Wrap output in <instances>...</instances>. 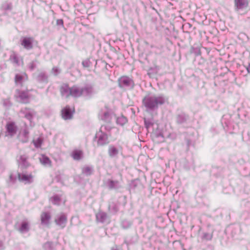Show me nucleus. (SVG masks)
Instances as JSON below:
<instances>
[{
    "instance_id": "3",
    "label": "nucleus",
    "mask_w": 250,
    "mask_h": 250,
    "mask_svg": "<svg viewBox=\"0 0 250 250\" xmlns=\"http://www.w3.org/2000/svg\"><path fill=\"white\" fill-rule=\"evenodd\" d=\"M16 229L21 233L28 232L30 229V222L27 219H24L15 225Z\"/></svg>"
},
{
    "instance_id": "39",
    "label": "nucleus",
    "mask_w": 250,
    "mask_h": 250,
    "mask_svg": "<svg viewBox=\"0 0 250 250\" xmlns=\"http://www.w3.org/2000/svg\"><path fill=\"white\" fill-rule=\"evenodd\" d=\"M82 64L84 67H88V62L87 61H83L82 62Z\"/></svg>"
},
{
    "instance_id": "34",
    "label": "nucleus",
    "mask_w": 250,
    "mask_h": 250,
    "mask_svg": "<svg viewBox=\"0 0 250 250\" xmlns=\"http://www.w3.org/2000/svg\"><path fill=\"white\" fill-rule=\"evenodd\" d=\"M108 186L110 188L116 189L119 187V182L117 181H110L108 183Z\"/></svg>"
},
{
    "instance_id": "23",
    "label": "nucleus",
    "mask_w": 250,
    "mask_h": 250,
    "mask_svg": "<svg viewBox=\"0 0 250 250\" xmlns=\"http://www.w3.org/2000/svg\"><path fill=\"white\" fill-rule=\"evenodd\" d=\"M71 156L74 160L79 161L82 159L83 152L80 150H74L72 152Z\"/></svg>"
},
{
    "instance_id": "40",
    "label": "nucleus",
    "mask_w": 250,
    "mask_h": 250,
    "mask_svg": "<svg viewBox=\"0 0 250 250\" xmlns=\"http://www.w3.org/2000/svg\"><path fill=\"white\" fill-rule=\"evenodd\" d=\"M4 248L3 244L2 242L0 241V250H2Z\"/></svg>"
},
{
    "instance_id": "29",
    "label": "nucleus",
    "mask_w": 250,
    "mask_h": 250,
    "mask_svg": "<svg viewBox=\"0 0 250 250\" xmlns=\"http://www.w3.org/2000/svg\"><path fill=\"white\" fill-rule=\"evenodd\" d=\"M93 169L92 167H84L82 168V173L86 176H89L92 174Z\"/></svg>"
},
{
    "instance_id": "14",
    "label": "nucleus",
    "mask_w": 250,
    "mask_h": 250,
    "mask_svg": "<svg viewBox=\"0 0 250 250\" xmlns=\"http://www.w3.org/2000/svg\"><path fill=\"white\" fill-rule=\"evenodd\" d=\"M60 92L62 97L68 98L71 96V87H69L67 84H63L60 88Z\"/></svg>"
},
{
    "instance_id": "44",
    "label": "nucleus",
    "mask_w": 250,
    "mask_h": 250,
    "mask_svg": "<svg viewBox=\"0 0 250 250\" xmlns=\"http://www.w3.org/2000/svg\"><path fill=\"white\" fill-rule=\"evenodd\" d=\"M145 124H146V127H148V125H147V124H146V122H145Z\"/></svg>"
},
{
    "instance_id": "45",
    "label": "nucleus",
    "mask_w": 250,
    "mask_h": 250,
    "mask_svg": "<svg viewBox=\"0 0 250 250\" xmlns=\"http://www.w3.org/2000/svg\"><path fill=\"white\" fill-rule=\"evenodd\" d=\"M10 179L12 178V176L11 175L10 177Z\"/></svg>"
},
{
    "instance_id": "17",
    "label": "nucleus",
    "mask_w": 250,
    "mask_h": 250,
    "mask_svg": "<svg viewBox=\"0 0 250 250\" xmlns=\"http://www.w3.org/2000/svg\"><path fill=\"white\" fill-rule=\"evenodd\" d=\"M34 77L39 82L47 83L48 82V77L43 72H39L37 74H34Z\"/></svg>"
},
{
    "instance_id": "27",
    "label": "nucleus",
    "mask_w": 250,
    "mask_h": 250,
    "mask_svg": "<svg viewBox=\"0 0 250 250\" xmlns=\"http://www.w3.org/2000/svg\"><path fill=\"white\" fill-rule=\"evenodd\" d=\"M32 142L36 148H40L43 142V138L42 137L35 138L33 140Z\"/></svg>"
},
{
    "instance_id": "6",
    "label": "nucleus",
    "mask_w": 250,
    "mask_h": 250,
    "mask_svg": "<svg viewBox=\"0 0 250 250\" xmlns=\"http://www.w3.org/2000/svg\"><path fill=\"white\" fill-rule=\"evenodd\" d=\"M29 131L28 127L25 124H24V128L21 129L18 138L22 143H27L29 140Z\"/></svg>"
},
{
    "instance_id": "31",
    "label": "nucleus",
    "mask_w": 250,
    "mask_h": 250,
    "mask_svg": "<svg viewBox=\"0 0 250 250\" xmlns=\"http://www.w3.org/2000/svg\"><path fill=\"white\" fill-rule=\"evenodd\" d=\"M1 8L3 10H11L12 5L11 3L5 1L2 4Z\"/></svg>"
},
{
    "instance_id": "18",
    "label": "nucleus",
    "mask_w": 250,
    "mask_h": 250,
    "mask_svg": "<svg viewBox=\"0 0 250 250\" xmlns=\"http://www.w3.org/2000/svg\"><path fill=\"white\" fill-rule=\"evenodd\" d=\"M83 96L82 88L76 85L71 87V96L73 97H79Z\"/></svg>"
},
{
    "instance_id": "37",
    "label": "nucleus",
    "mask_w": 250,
    "mask_h": 250,
    "mask_svg": "<svg viewBox=\"0 0 250 250\" xmlns=\"http://www.w3.org/2000/svg\"><path fill=\"white\" fill-rule=\"evenodd\" d=\"M28 68L30 69V70L32 71L36 67V64L34 61H32L31 62H30L28 65Z\"/></svg>"
},
{
    "instance_id": "9",
    "label": "nucleus",
    "mask_w": 250,
    "mask_h": 250,
    "mask_svg": "<svg viewBox=\"0 0 250 250\" xmlns=\"http://www.w3.org/2000/svg\"><path fill=\"white\" fill-rule=\"evenodd\" d=\"M21 113L23 114L24 117L28 120L31 123H32V120L37 116L36 112L32 109L29 108H24L21 110Z\"/></svg>"
},
{
    "instance_id": "7",
    "label": "nucleus",
    "mask_w": 250,
    "mask_h": 250,
    "mask_svg": "<svg viewBox=\"0 0 250 250\" xmlns=\"http://www.w3.org/2000/svg\"><path fill=\"white\" fill-rule=\"evenodd\" d=\"M118 82L119 86L122 88H131L133 86V81L126 76L121 77Z\"/></svg>"
},
{
    "instance_id": "24",
    "label": "nucleus",
    "mask_w": 250,
    "mask_h": 250,
    "mask_svg": "<svg viewBox=\"0 0 250 250\" xmlns=\"http://www.w3.org/2000/svg\"><path fill=\"white\" fill-rule=\"evenodd\" d=\"M83 96H89L93 93V88L91 86H85V87H82Z\"/></svg>"
},
{
    "instance_id": "35",
    "label": "nucleus",
    "mask_w": 250,
    "mask_h": 250,
    "mask_svg": "<svg viewBox=\"0 0 250 250\" xmlns=\"http://www.w3.org/2000/svg\"><path fill=\"white\" fill-rule=\"evenodd\" d=\"M51 73L54 76H57L61 73V69L58 67H54L52 69Z\"/></svg>"
},
{
    "instance_id": "21",
    "label": "nucleus",
    "mask_w": 250,
    "mask_h": 250,
    "mask_svg": "<svg viewBox=\"0 0 250 250\" xmlns=\"http://www.w3.org/2000/svg\"><path fill=\"white\" fill-rule=\"evenodd\" d=\"M96 219L102 223L106 222L108 220L107 214L104 212L100 211L96 214Z\"/></svg>"
},
{
    "instance_id": "42",
    "label": "nucleus",
    "mask_w": 250,
    "mask_h": 250,
    "mask_svg": "<svg viewBox=\"0 0 250 250\" xmlns=\"http://www.w3.org/2000/svg\"><path fill=\"white\" fill-rule=\"evenodd\" d=\"M58 24H63V21L62 20H59L57 21Z\"/></svg>"
},
{
    "instance_id": "15",
    "label": "nucleus",
    "mask_w": 250,
    "mask_h": 250,
    "mask_svg": "<svg viewBox=\"0 0 250 250\" xmlns=\"http://www.w3.org/2000/svg\"><path fill=\"white\" fill-rule=\"evenodd\" d=\"M119 150L115 146L110 145L108 148V154L110 158H117L119 153Z\"/></svg>"
},
{
    "instance_id": "4",
    "label": "nucleus",
    "mask_w": 250,
    "mask_h": 250,
    "mask_svg": "<svg viewBox=\"0 0 250 250\" xmlns=\"http://www.w3.org/2000/svg\"><path fill=\"white\" fill-rule=\"evenodd\" d=\"M35 43H36L37 42L35 40L34 38L32 37H23L21 40V45L24 49L27 50L32 49Z\"/></svg>"
},
{
    "instance_id": "41",
    "label": "nucleus",
    "mask_w": 250,
    "mask_h": 250,
    "mask_svg": "<svg viewBox=\"0 0 250 250\" xmlns=\"http://www.w3.org/2000/svg\"><path fill=\"white\" fill-rule=\"evenodd\" d=\"M111 250H122L121 249L118 248L116 246H115L112 248Z\"/></svg>"
},
{
    "instance_id": "30",
    "label": "nucleus",
    "mask_w": 250,
    "mask_h": 250,
    "mask_svg": "<svg viewBox=\"0 0 250 250\" xmlns=\"http://www.w3.org/2000/svg\"><path fill=\"white\" fill-rule=\"evenodd\" d=\"M127 122V119L124 116H120L116 118V123L121 125H124Z\"/></svg>"
},
{
    "instance_id": "26",
    "label": "nucleus",
    "mask_w": 250,
    "mask_h": 250,
    "mask_svg": "<svg viewBox=\"0 0 250 250\" xmlns=\"http://www.w3.org/2000/svg\"><path fill=\"white\" fill-rule=\"evenodd\" d=\"M114 129L113 127H112L110 124H107L106 125H102L100 129V131L103 132H106L107 134L109 133V132L111 131V129Z\"/></svg>"
},
{
    "instance_id": "20",
    "label": "nucleus",
    "mask_w": 250,
    "mask_h": 250,
    "mask_svg": "<svg viewBox=\"0 0 250 250\" xmlns=\"http://www.w3.org/2000/svg\"><path fill=\"white\" fill-rule=\"evenodd\" d=\"M27 157L25 155L20 156L18 162L19 167L21 168H27L29 166V163L27 161Z\"/></svg>"
},
{
    "instance_id": "1",
    "label": "nucleus",
    "mask_w": 250,
    "mask_h": 250,
    "mask_svg": "<svg viewBox=\"0 0 250 250\" xmlns=\"http://www.w3.org/2000/svg\"><path fill=\"white\" fill-rule=\"evenodd\" d=\"M167 101V99L161 95L149 94L146 95L143 100V104L147 111L157 109Z\"/></svg>"
},
{
    "instance_id": "33",
    "label": "nucleus",
    "mask_w": 250,
    "mask_h": 250,
    "mask_svg": "<svg viewBox=\"0 0 250 250\" xmlns=\"http://www.w3.org/2000/svg\"><path fill=\"white\" fill-rule=\"evenodd\" d=\"M187 120V117L185 114L178 115L176 118L177 122L179 124H182L185 122Z\"/></svg>"
},
{
    "instance_id": "13",
    "label": "nucleus",
    "mask_w": 250,
    "mask_h": 250,
    "mask_svg": "<svg viewBox=\"0 0 250 250\" xmlns=\"http://www.w3.org/2000/svg\"><path fill=\"white\" fill-rule=\"evenodd\" d=\"M41 224L43 226L49 227L50 225L51 215L49 213L44 212L41 215Z\"/></svg>"
},
{
    "instance_id": "12",
    "label": "nucleus",
    "mask_w": 250,
    "mask_h": 250,
    "mask_svg": "<svg viewBox=\"0 0 250 250\" xmlns=\"http://www.w3.org/2000/svg\"><path fill=\"white\" fill-rule=\"evenodd\" d=\"M18 179L20 181L25 184H29L33 181V176L31 173H18Z\"/></svg>"
},
{
    "instance_id": "11",
    "label": "nucleus",
    "mask_w": 250,
    "mask_h": 250,
    "mask_svg": "<svg viewBox=\"0 0 250 250\" xmlns=\"http://www.w3.org/2000/svg\"><path fill=\"white\" fill-rule=\"evenodd\" d=\"M6 136L12 137L15 135L17 131V127L14 122H9L6 125Z\"/></svg>"
},
{
    "instance_id": "38",
    "label": "nucleus",
    "mask_w": 250,
    "mask_h": 250,
    "mask_svg": "<svg viewBox=\"0 0 250 250\" xmlns=\"http://www.w3.org/2000/svg\"><path fill=\"white\" fill-rule=\"evenodd\" d=\"M204 237L205 238L208 239V240H210L212 238V236L208 233H205L204 235Z\"/></svg>"
},
{
    "instance_id": "19",
    "label": "nucleus",
    "mask_w": 250,
    "mask_h": 250,
    "mask_svg": "<svg viewBox=\"0 0 250 250\" xmlns=\"http://www.w3.org/2000/svg\"><path fill=\"white\" fill-rule=\"evenodd\" d=\"M17 94L20 99L19 101L22 103H27L28 102V94L27 91H17Z\"/></svg>"
},
{
    "instance_id": "36",
    "label": "nucleus",
    "mask_w": 250,
    "mask_h": 250,
    "mask_svg": "<svg viewBox=\"0 0 250 250\" xmlns=\"http://www.w3.org/2000/svg\"><path fill=\"white\" fill-rule=\"evenodd\" d=\"M131 225V223L129 221L125 220L123 221L122 223V226L123 228L125 229L128 228Z\"/></svg>"
},
{
    "instance_id": "32",
    "label": "nucleus",
    "mask_w": 250,
    "mask_h": 250,
    "mask_svg": "<svg viewBox=\"0 0 250 250\" xmlns=\"http://www.w3.org/2000/svg\"><path fill=\"white\" fill-rule=\"evenodd\" d=\"M11 62L17 65H19V59L15 53H12L10 57Z\"/></svg>"
},
{
    "instance_id": "43",
    "label": "nucleus",
    "mask_w": 250,
    "mask_h": 250,
    "mask_svg": "<svg viewBox=\"0 0 250 250\" xmlns=\"http://www.w3.org/2000/svg\"><path fill=\"white\" fill-rule=\"evenodd\" d=\"M247 70L249 73H250V62L249 63L248 66L247 67Z\"/></svg>"
},
{
    "instance_id": "2",
    "label": "nucleus",
    "mask_w": 250,
    "mask_h": 250,
    "mask_svg": "<svg viewBox=\"0 0 250 250\" xmlns=\"http://www.w3.org/2000/svg\"><path fill=\"white\" fill-rule=\"evenodd\" d=\"M235 10L239 14L243 15L249 10V2L247 0H234Z\"/></svg>"
},
{
    "instance_id": "5",
    "label": "nucleus",
    "mask_w": 250,
    "mask_h": 250,
    "mask_svg": "<svg viewBox=\"0 0 250 250\" xmlns=\"http://www.w3.org/2000/svg\"><path fill=\"white\" fill-rule=\"evenodd\" d=\"M110 134H107L106 132H103L99 130L96 133V137L97 138V144L98 146H104L108 143V136Z\"/></svg>"
},
{
    "instance_id": "25",
    "label": "nucleus",
    "mask_w": 250,
    "mask_h": 250,
    "mask_svg": "<svg viewBox=\"0 0 250 250\" xmlns=\"http://www.w3.org/2000/svg\"><path fill=\"white\" fill-rule=\"evenodd\" d=\"M40 162L44 166H50L51 161L48 157L45 155H42L40 158Z\"/></svg>"
},
{
    "instance_id": "22",
    "label": "nucleus",
    "mask_w": 250,
    "mask_h": 250,
    "mask_svg": "<svg viewBox=\"0 0 250 250\" xmlns=\"http://www.w3.org/2000/svg\"><path fill=\"white\" fill-rule=\"evenodd\" d=\"M50 201L54 205H60L61 204H64L65 200L61 196L58 195H54L50 198Z\"/></svg>"
},
{
    "instance_id": "28",
    "label": "nucleus",
    "mask_w": 250,
    "mask_h": 250,
    "mask_svg": "<svg viewBox=\"0 0 250 250\" xmlns=\"http://www.w3.org/2000/svg\"><path fill=\"white\" fill-rule=\"evenodd\" d=\"M102 119L107 123H109L112 119V115L108 111H105L103 114Z\"/></svg>"
},
{
    "instance_id": "10",
    "label": "nucleus",
    "mask_w": 250,
    "mask_h": 250,
    "mask_svg": "<svg viewBox=\"0 0 250 250\" xmlns=\"http://www.w3.org/2000/svg\"><path fill=\"white\" fill-rule=\"evenodd\" d=\"M28 76L25 73L17 74L15 76V81L17 85L23 86L24 83L27 81Z\"/></svg>"
},
{
    "instance_id": "8",
    "label": "nucleus",
    "mask_w": 250,
    "mask_h": 250,
    "mask_svg": "<svg viewBox=\"0 0 250 250\" xmlns=\"http://www.w3.org/2000/svg\"><path fill=\"white\" fill-rule=\"evenodd\" d=\"M55 222L57 226L63 229L66 226L67 217L63 213L58 214L55 216Z\"/></svg>"
},
{
    "instance_id": "16",
    "label": "nucleus",
    "mask_w": 250,
    "mask_h": 250,
    "mask_svg": "<svg viewBox=\"0 0 250 250\" xmlns=\"http://www.w3.org/2000/svg\"><path fill=\"white\" fill-rule=\"evenodd\" d=\"M62 117L64 120H69L72 117V110L68 107H66L62 110Z\"/></svg>"
}]
</instances>
